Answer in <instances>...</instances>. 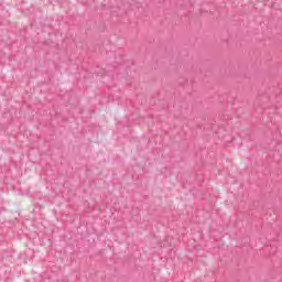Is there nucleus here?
I'll return each mask as SVG.
<instances>
[{
	"label": "nucleus",
	"instance_id": "1",
	"mask_svg": "<svg viewBox=\"0 0 282 282\" xmlns=\"http://www.w3.org/2000/svg\"><path fill=\"white\" fill-rule=\"evenodd\" d=\"M261 102H263V99L258 97L253 104L257 113H263V107H261Z\"/></svg>",
	"mask_w": 282,
	"mask_h": 282
},
{
	"label": "nucleus",
	"instance_id": "2",
	"mask_svg": "<svg viewBox=\"0 0 282 282\" xmlns=\"http://www.w3.org/2000/svg\"><path fill=\"white\" fill-rule=\"evenodd\" d=\"M263 100H268V97H263Z\"/></svg>",
	"mask_w": 282,
	"mask_h": 282
}]
</instances>
